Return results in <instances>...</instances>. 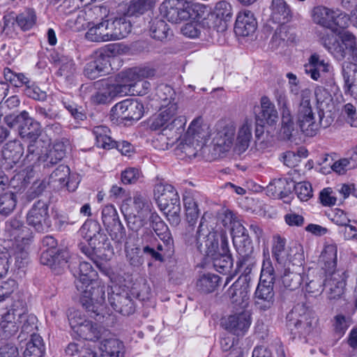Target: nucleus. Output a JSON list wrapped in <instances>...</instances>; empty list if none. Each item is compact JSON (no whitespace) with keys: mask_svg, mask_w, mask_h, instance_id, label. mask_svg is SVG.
Listing matches in <instances>:
<instances>
[{"mask_svg":"<svg viewBox=\"0 0 357 357\" xmlns=\"http://www.w3.org/2000/svg\"><path fill=\"white\" fill-rule=\"evenodd\" d=\"M319 121L317 122L311 105V92L304 89L301 93V102L297 112V121L301 131L307 136L315 135L319 128L330 126L334 121L331 114L333 109L331 94L324 86H317L314 90Z\"/></svg>","mask_w":357,"mask_h":357,"instance_id":"obj_1","label":"nucleus"},{"mask_svg":"<svg viewBox=\"0 0 357 357\" xmlns=\"http://www.w3.org/2000/svg\"><path fill=\"white\" fill-rule=\"evenodd\" d=\"M97 276V272L90 263L82 261L75 285L77 290L82 293V305L91 313V317L101 321L105 316V285L96 281Z\"/></svg>","mask_w":357,"mask_h":357,"instance_id":"obj_2","label":"nucleus"},{"mask_svg":"<svg viewBox=\"0 0 357 357\" xmlns=\"http://www.w3.org/2000/svg\"><path fill=\"white\" fill-rule=\"evenodd\" d=\"M121 211L128 228L137 232L146 224L148 216L152 213L151 203L146 197L136 194L123 203Z\"/></svg>","mask_w":357,"mask_h":357,"instance_id":"obj_3","label":"nucleus"},{"mask_svg":"<svg viewBox=\"0 0 357 357\" xmlns=\"http://www.w3.org/2000/svg\"><path fill=\"white\" fill-rule=\"evenodd\" d=\"M320 40L336 59L342 60L348 52L353 60L357 62V38L351 32L344 31L340 32L338 36L324 33L320 36Z\"/></svg>","mask_w":357,"mask_h":357,"instance_id":"obj_4","label":"nucleus"},{"mask_svg":"<svg viewBox=\"0 0 357 357\" xmlns=\"http://www.w3.org/2000/svg\"><path fill=\"white\" fill-rule=\"evenodd\" d=\"M198 7L186 0H165L160 5V10L169 22L177 24L188 20H197L199 15Z\"/></svg>","mask_w":357,"mask_h":357,"instance_id":"obj_5","label":"nucleus"},{"mask_svg":"<svg viewBox=\"0 0 357 357\" xmlns=\"http://www.w3.org/2000/svg\"><path fill=\"white\" fill-rule=\"evenodd\" d=\"M50 143L45 141H36V144H29L26 160L35 163L38 160L49 161L56 164L66 155V144L63 142H56L52 149L48 151Z\"/></svg>","mask_w":357,"mask_h":357,"instance_id":"obj_6","label":"nucleus"},{"mask_svg":"<svg viewBox=\"0 0 357 357\" xmlns=\"http://www.w3.org/2000/svg\"><path fill=\"white\" fill-rule=\"evenodd\" d=\"M178 107L174 103L167 107H160L158 113L152 119L151 130L167 131L169 135L183 132L185 121L183 116H178Z\"/></svg>","mask_w":357,"mask_h":357,"instance_id":"obj_7","label":"nucleus"},{"mask_svg":"<svg viewBox=\"0 0 357 357\" xmlns=\"http://www.w3.org/2000/svg\"><path fill=\"white\" fill-rule=\"evenodd\" d=\"M275 281L274 270L271 266L261 270L260 281L255 293V305L259 310L266 311L270 309L274 303L275 293L273 283Z\"/></svg>","mask_w":357,"mask_h":357,"instance_id":"obj_8","label":"nucleus"},{"mask_svg":"<svg viewBox=\"0 0 357 357\" xmlns=\"http://www.w3.org/2000/svg\"><path fill=\"white\" fill-rule=\"evenodd\" d=\"M42 245L45 250L40 256L41 264L50 266L55 274H61L67 265L68 253L66 250H56L57 241L50 235L43 237Z\"/></svg>","mask_w":357,"mask_h":357,"instance_id":"obj_9","label":"nucleus"},{"mask_svg":"<svg viewBox=\"0 0 357 357\" xmlns=\"http://www.w3.org/2000/svg\"><path fill=\"white\" fill-rule=\"evenodd\" d=\"M71 328L81 338L96 342L100 339L102 328L96 323L87 319L79 310H73L68 314Z\"/></svg>","mask_w":357,"mask_h":357,"instance_id":"obj_10","label":"nucleus"},{"mask_svg":"<svg viewBox=\"0 0 357 357\" xmlns=\"http://www.w3.org/2000/svg\"><path fill=\"white\" fill-rule=\"evenodd\" d=\"M317 321L303 304L295 306L287 316V326L301 335H309L316 326Z\"/></svg>","mask_w":357,"mask_h":357,"instance_id":"obj_11","label":"nucleus"},{"mask_svg":"<svg viewBox=\"0 0 357 357\" xmlns=\"http://www.w3.org/2000/svg\"><path fill=\"white\" fill-rule=\"evenodd\" d=\"M236 132V126L232 121H218L216 123L215 130L211 134V144L215 155H220L230 150L234 144Z\"/></svg>","mask_w":357,"mask_h":357,"instance_id":"obj_12","label":"nucleus"},{"mask_svg":"<svg viewBox=\"0 0 357 357\" xmlns=\"http://www.w3.org/2000/svg\"><path fill=\"white\" fill-rule=\"evenodd\" d=\"M224 215L223 224L231 225L233 243L237 252L253 249L246 229L240 221L236 220L233 212L226 211Z\"/></svg>","mask_w":357,"mask_h":357,"instance_id":"obj_13","label":"nucleus"},{"mask_svg":"<svg viewBox=\"0 0 357 357\" xmlns=\"http://www.w3.org/2000/svg\"><path fill=\"white\" fill-rule=\"evenodd\" d=\"M202 218L196 236V244L199 252L208 257L215 255L218 250V234L210 231Z\"/></svg>","mask_w":357,"mask_h":357,"instance_id":"obj_14","label":"nucleus"},{"mask_svg":"<svg viewBox=\"0 0 357 357\" xmlns=\"http://www.w3.org/2000/svg\"><path fill=\"white\" fill-rule=\"evenodd\" d=\"M144 106L136 99H126L116 104L111 110L112 120H139L143 115Z\"/></svg>","mask_w":357,"mask_h":357,"instance_id":"obj_15","label":"nucleus"},{"mask_svg":"<svg viewBox=\"0 0 357 357\" xmlns=\"http://www.w3.org/2000/svg\"><path fill=\"white\" fill-rule=\"evenodd\" d=\"M89 246L81 245L82 252L89 257L98 267H100L96 257L107 258L108 253H112L111 243L106 234L102 233L89 243Z\"/></svg>","mask_w":357,"mask_h":357,"instance_id":"obj_16","label":"nucleus"},{"mask_svg":"<svg viewBox=\"0 0 357 357\" xmlns=\"http://www.w3.org/2000/svg\"><path fill=\"white\" fill-rule=\"evenodd\" d=\"M277 102L281 112L282 127L281 135L284 139L292 140L298 133L296 126L294 122L293 116L289 107L287 96L280 93L277 96Z\"/></svg>","mask_w":357,"mask_h":357,"instance_id":"obj_17","label":"nucleus"},{"mask_svg":"<svg viewBox=\"0 0 357 357\" xmlns=\"http://www.w3.org/2000/svg\"><path fill=\"white\" fill-rule=\"evenodd\" d=\"M326 286L327 298L330 301H335L342 298L344 293L346 279L347 275L343 270H337L331 273H326Z\"/></svg>","mask_w":357,"mask_h":357,"instance_id":"obj_18","label":"nucleus"},{"mask_svg":"<svg viewBox=\"0 0 357 357\" xmlns=\"http://www.w3.org/2000/svg\"><path fill=\"white\" fill-rule=\"evenodd\" d=\"M250 324V314L245 310L230 314L222 323L226 330L236 335H244Z\"/></svg>","mask_w":357,"mask_h":357,"instance_id":"obj_19","label":"nucleus"},{"mask_svg":"<svg viewBox=\"0 0 357 357\" xmlns=\"http://www.w3.org/2000/svg\"><path fill=\"white\" fill-rule=\"evenodd\" d=\"M153 195L160 209H167L180 202L177 191L170 184L159 183L155 185Z\"/></svg>","mask_w":357,"mask_h":357,"instance_id":"obj_20","label":"nucleus"},{"mask_svg":"<svg viewBox=\"0 0 357 357\" xmlns=\"http://www.w3.org/2000/svg\"><path fill=\"white\" fill-rule=\"evenodd\" d=\"M252 120L245 118L236 126V137L234 139V150L238 154L244 153L249 147L251 139Z\"/></svg>","mask_w":357,"mask_h":357,"instance_id":"obj_21","label":"nucleus"},{"mask_svg":"<svg viewBox=\"0 0 357 357\" xmlns=\"http://www.w3.org/2000/svg\"><path fill=\"white\" fill-rule=\"evenodd\" d=\"M249 279L239 277L227 291L230 301L238 305L245 306L249 299Z\"/></svg>","mask_w":357,"mask_h":357,"instance_id":"obj_22","label":"nucleus"},{"mask_svg":"<svg viewBox=\"0 0 357 357\" xmlns=\"http://www.w3.org/2000/svg\"><path fill=\"white\" fill-rule=\"evenodd\" d=\"M105 22L109 41L121 40L131 31V23L126 17L107 19Z\"/></svg>","mask_w":357,"mask_h":357,"instance_id":"obj_23","label":"nucleus"},{"mask_svg":"<svg viewBox=\"0 0 357 357\" xmlns=\"http://www.w3.org/2000/svg\"><path fill=\"white\" fill-rule=\"evenodd\" d=\"M211 17L215 20L213 27L217 31H225L227 29V22L232 17L231 4L226 1H218L215 6Z\"/></svg>","mask_w":357,"mask_h":357,"instance_id":"obj_24","label":"nucleus"},{"mask_svg":"<svg viewBox=\"0 0 357 357\" xmlns=\"http://www.w3.org/2000/svg\"><path fill=\"white\" fill-rule=\"evenodd\" d=\"M333 66L324 59H321L319 54L314 53L308 59V63L304 65L306 74L315 81H317L326 73H331Z\"/></svg>","mask_w":357,"mask_h":357,"instance_id":"obj_25","label":"nucleus"},{"mask_svg":"<svg viewBox=\"0 0 357 357\" xmlns=\"http://www.w3.org/2000/svg\"><path fill=\"white\" fill-rule=\"evenodd\" d=\"M257 29V22L253 13L248 10L241 11L237 16L234 31L236 35L248 36Z\"/></svg>","mask_w":357,"mask_h":357,"instance_id":"obj_26","label":"nucleus"},{"mask_svg":"<svg viewBox=\"0 0 357 357\" xmlns=\"http://www.w3.org/2000/svg\"><path fill=\"white\" fill-rule=\"evenodd\" d=\"M211 134L209 126L204 123L202 118L198 117L191 122L185 136L200 142L204 146Z\"/></svg>","mask_w":357,"mask_h":357,"instance_id":"obj_27","label":"nucleus"},{"mask_svg":"<svg viewBox=\"0 0 357 357\" xmlns=\"http://www.w3.org/2000/svg\"><path fill=\"white\" fill-rule=\"evenodd\" d=\"M109 301L111 306L124 316H128L135 312L133 301L127 292L113 293L109 297Z\"/></svg>","mask_w":357,"mask_h":357,"instance_id":"obj_28","label":"nucleus"},{"mask_svg":"<svg viewBox=\"0 0 357 357\" xmlns=\"http://www.w3.org/2000/svg\"><path fill=\"white\" fill-rule=\"evenodd\" d=\"M108 57L102 52L96 53L94 59L85 66L84 74L91 79H96L101 73H107Z\"/></svg>","mask_w":357,"mask_h":357,"instance_id":"obj_29","label":"nucleus"},{"mask_svg":"<svg viewBox=\"0 0 357 357\" xmlns=\"http://www.w3.org/2000/svg\"><path fill=\"white\" fill-rule=\"evenodd\" d=\"M47 204L43 202L38 201L27 214L26 220L28 224L36 227V229H39L43 223L47 225Z\"/></svg>","mask_w":357,"mask_h":357,"instance_id":"obj_30","label":"nucleus"},{"mask_svg":"<svg viewBox=\"0 0 357 357\" xmlns=\"http://www.w3.org/2000/svg\"><path fill=\"white\" fill-rule=\"evenodd\" d=\"M270 20L273 22L284 24L289 21L291 15L289 6L284 0H272Z\"/></svg>","mask_w":357,"mask_h":357,"instance_id":"obj_31","label":"nucleus"},{"mask_svg":"<svg viewBox=\"0 0 357 357\" xmlns=\"http://www.w3.org/2000/svg\"><path fill=\"white\" fill-rule=\"evenodd\" d=\"M342 74L346 91L353 97L357 98V66L351 63L343 64Z\"/></svg>","mask_w":357,"mask_h":357,"instance_id":"obj_32","label":"nucleus"},{"mask_svg":"<svg viewBox=\"0 0 357 357\" xmlns=\"http://www.w3.org/2000/svg\"><path fill=\"white\" fill-rule=\"evenodd\" d=\"M222 254L215 253V255L211 256L213 266L219 273H227L232 266L233 262L231 256L227 254V241L226 237L221 236Z\"/></svg>","mask_w":357,"mask_h":357,"instance_id":"obj_33","label":"nucleus"},{"mask_svg":"<svg viewBox=\"0 0 357 357\" xmlns=\"http://www.w3.org/2000/svg\"><path fill=\"white\" fill-rule=\"evenodd\" d=\"M203 145L186 137L179 143L176 149V154L181 159L195 158Z\"/></svg>","mask_w":357,"mask_h":357,"instance_id":"obj_34","label":"nucleus"},{"mask_svg":"<svg viewBox=\"0 0 357 357\" xmlns=\"http://www.w3.org/2000/svg\"><path fill=\"white\" fill-rule=\"evenodd\" d=\"M286 241L280 236L274 237L272 254L278 264L286 266L291 260V249L286 246Z\"/></svg>","mask_w":357,"mask_h":357,"instance_id":"obj_35","label":"nucleus"},{"mask_svg":"<svg viewBox=\"0 0 357 357\" xmlns=\"http://www.w3.org/2000/svg\"><path fill=\"white\" fill-rule=\"evenodd\" d=\"M337 248L335 244L326 245L319 257V261L324 265L322 268L326 273L337 271Z\"/></svg>","mask_w":357,"mask_h":357,"instance_id":"obj_36","label":"nucleus"},{"mask_svg":"<svg viewBox=\"0 0 357 357\" xmlns=\"http://www.w3.org/2000/svg\"><path fill=\"white\" fill-rule=\"evenodd\" d=\"M107 26L105 24V20L91 22L85 33V38L91 42H108L109 40L107 32Z\"/></svg>","mask_w":357,"mask_h":357,"instance_id":"obj_37","label":"nucleus"},{"mask_svg":"<svg viewBox=\"0 0 357 357\" xmlns=\"http://www.w3.org/2000/svg\"><path fill=\"white\" fill-rule=\"evenodd\" d=\"M40 132L39 123L28 116L27 113L24 111V137H26L29 140V144H36V141H43L38 139Z\"/></svg>","mask_w":357,"mask_h":357,"instance_id":"obj_38","label":"nucleus"},{"mask_svg":"<svg viewBox=\"0 0 357 357\" xmlns=\"http://www.w3.org/2000/svg\"><path fill=\"white\" fill-rule=\"evenodd\" d=\"M335 11L322 6H317L312 10L313 21L323 27L331 29Z\"/></svg>","mask_w":357,"mask_h":357,"instance_id":"obj_39","label":"nucleus"},{"mask_svg":"<svg viewBox=\"0 0 357 357\" xmlns=\"http://www.w3.org/2000/svg\"><path fill=\"white\" fill-rule=\"evenodd\" d=\"M100 357H123V344L116 339L104 340L100 345Z\"/></svg>","mask_w":357,"mask_h":357,"instance_id":"obj_40","label":"nucleus"},{"mask_svg":"<svg viewBox=\"0 0 357 357\" xmlns=\"http://www.w3.org/2000/svg\"><path fill=\"white\" fill-rule=\"evenodd\" d=\"M109 129L103 126H96L93 129L96 137V144L98 147L105 149H111L115 147L116 142L114 141L108 135Z\"/></svg>","mask_w":357,"mask_h":357,"instance_id":"obj_41","label":"nucleus"},{"mask_svg":"<svg viewBox=\"0 0 357 357\" xmlns=\"http://www.w3.org/2000/svg\"><path fill=\"white\" fill-rule=\"evenodd\" d=\"M156 96L160 102V107H167L172 104H177V96L169 85L162 84L156 89Z\"/></svg>","mask_w":357,"mask_h":357,"instance_id":"obj_42","label":"nucleus"},{"mask_svg":"<svg viewBox=\"0 0 357 357\" xmlns=\"http://www.w3.org/2000/svg\"><path fill=\"white\" fill-rule=\"evenodd\" d=\"M220 280V277L217 275L211 273L204 274L197 281V289L199 291L204 294L213 292L218 286Z\"/></svg>","mask_w":357,"mask_h":357,"instance_id":"obj_43","label":"nucleus"},{"mask_svg":"<svg viewBox=\"0 0 357 357\" xmlns=\"http://www.w3.org/2000/svg\"><path fill=\"white\" fill-rule=\"evenodd\" d=\"M281 282L285 289L294 291L301 287L303 277L301 273L291 271L288 267L284 270L283 275L281 276Z\"/></svg>","mask_w":357,"mask_h":357,"instance_id":"obj_44","label":"nucleus"},{"mask_svg":"<svg viewBox=\"0 0 357 357\" xmlns=\"http://www.w3.org/2000/svg\"><path fill=\"white\" fill-rule=\"evenodd\" d=\"M261 115L268 124H275L278 119V111L274 104L268 98L264 96L261 98Z\"/></svg>","mask_w":357,"mask_h":357,"instance_id":"obj_45","label":"nucleus"},{"mask_svg":"<svg viewBox=\"0 0 357 357\" xmlns=\"http://www.w3.org/2000/svg\"><path fill=\"white\" fill-rule=\"evenodd\" d=\"M238 253L240 258L237 265L239 270L245 275L242 277H247L250 280L248 275L251 273L256 262L255 257L253 255V249L238 252Z\"/></svg>","mask_w":357,"mask_h":357,"instance_id":"obj_46","label":"nucleus"},{"mask_svg":"<svg viewBox=\"0 0 357 357\" xmlns=\"http://www.w3.org/2000/svg\"><path fill=\"white\" fill-rule=\"evenodd\" d=\"M183 201L187 221L190 225H194L199 215L197 203L190 194L185 195Z\"/></svg>","mask_w":357,"mask_h":357,"instance_id":"obj_47","label":"nucleus"},{"mask_svg":"<svg viewBox=\"0 0 357 357\" xmlns=\"http://www.w3.org/2000/svg\"><path fill=\"white\" fill-rule=\"evenodd\" d=\"M45 347L42 337L39 335H33L31 341L26 344L24 357H42Z\"/></svg>","mask_w":357,"mask_h":357,"instance_id":"obj_48","label":"nucleus"},{"mask_svg":"<svg viewBox=\"0 0 357 357\" xmlns=\"http://www.w3.org/2000/svg\"><path fill=\"white\" fill-rule=\"evenodd\" d=\"M182 132H175L172 135H169L167 131L160 130L153 141L155 148L159 150L169 149L179 138Z\"/></svg>","mask_w":357,"mask_h":357,"instance_id":"obj_49","label":"nucleus"},{"mask_svg":"<svg viewBox=\"0 0 357 357\" xmlns=\"http://www.w3.org/2000/svg\"><path fill=\"white\" fill-rule=\"evenodd\" d=\"M149 31L152 38L162 41L168 37L169 28L165 21L155 19L151 22Z\"/></svg>","mask_w":357,"mask_h":357,"instance_id":"obj_50","label":"nucleus"},{"mask_svg":"<svg viewBox=\"0 0 357 357\" xmlns=\"http://www.w3.org/2000/svg\"><path fill=\"white\" fill-rule=\"evenodd\" d=\"M116 77L117 81L128 86L130 91L132 90L133 91H136V93H140V91H137L139 82L133 68L121 72Z\"/></svg>","mask_w":357,"mask_h":357,"instance_id":"obj_51","label":"nucleus"},{"mask_svg":"<svg viewBox=\"0 0 357 357\" xmlns=\"http://www.w3.org/2000/svg\"><path fill=\"white\" fill-rule=\"evenodd\" d=\"M17 200L13 192H6L0 195V214L10 215L15 208Z\"/></svg>","mask_w":357,"mask_h":357,"instance_id":"obj_52","label":"nucleus"},{"mask_svg":"<svg viewBox=\"0 0 357 357\" xmlns=\"http://www.w3.org/2000/svg\"><path fill=\"white\" fill-rule=\"evenodd\" d=\"M84 10L89 20V24H91V22L105 20V18L107 17L109 14L108 8L104 5L89 6L84 8Z\"/></svg>","mask_w":357,"mask_h":357,"instance_id":"obj_53","label":"nucleus"},{"mask_svg":"<svg viewBox=\"0 0 357 357\" xmlns=\"http://www.w3.org/2000/svg\"><path fill=\"white\" fill-rule=\"evenodd\" d=\"M81 233L84 238L89 243L94 238L98 237L103 232L102 231L100 225L96 221H87L81 228Z\"/></svg>","mask_w":357,"mask_h":357,"instance_id":"obj_54","label":"nucleus"},{"mask_svg":"<svg viewBox=\"0 0 357 357\" xmlns=\"http://www.w3.org/2000/svg\"><path fill=\"white\" fill-rule=\"evenodd\" d=\"M149 220L151 227L155 231L159 238L172 237L167 226L156 213H151Z\"/></svg>","mask_w":357,"mask_h":357,"instance_id":"obj_55","label":"nucleus"},{"mask_svg":"<svg viewBox=\"0 0 357 357\" xmlns=\"http://www.w3.org/2000/svg\"><path fill=\"white\" fill-rule=\"evenodd\" d=\"M351 324V319L342 314L335 315L333 319V328L335 334L339 337H342Z\"/></svg>","mask_w":357,"mask_h":357,"instance_id":"obj_56","label":"nucleus"},{"mask_svg":"<svg viewBox=\"0 0 357 357\" xmlns=\"http://www.w3.org/2000/svg\"><path fill=\"white\" fill-rule=\"evenodd\" d=\"M153 5L154 2L152 0H137L130 3L127 15L130 16L142 15L151 9Z\"/></svg>","mask_w":357,"mask_h":357,"instance_id":"obj_57","label":"nucleus"},{"mask_svg":"<svg viewBox=\"0 0 357 357\" xmlns=\"http://www.w3.org/2000/svg\"><path fill=\"white\" fill-rule=\"evenodd\" d=\"M107 93L110 98L116 96H124L128 95L135 96L136 91H130L128 86L124 85L115 79V83L107 84Z\"/></svg>","mask_w":357,"mask_h":357,"instance_id":"obj_58","label":"nucleus"},{"mask_svg":"<svg viewBox=\"0 0 357 357\" xmlns=\"http://www.w3.org/2000/svg\"><path fill=\"white\" fill-rule=\"evenodd\" d=\"M67 356H74L78 355L79 357H95L96 354L89 347L79 345L75 342H71L68 344L65 349Z\"/></svg>","mask_w":357,"mask_h":357,"instance_id":"obj_59","label":"nucleus"},{"mask_svg":"<svg viewBox=\"0 0 357 357\" xmlns=\"http://www.w3.org/2000/svg\"><path fill=\"white\" fill-rule=\"evenodd\" d=\"M70 169L68 166L59 165L50 176V183L63 185L69 179Z\"/></svg>","mask_w":357,"mask_h":357,"instance_id":"obj_60","label":"nucleus"},{"mask_svg":"<svg viewBox=\"0 0 357 357\" xmlns=\"http://www.w3.org/2000/svg\"><path fill=\"white\" fill-rule=\"evenodd\" d=\"M113 241L121 243L126 238V231L121 222L119 220L112 226L106 228Z\"/></svg>","mask_w":357,"mask_h":357,"instance_id":"obj_61","label":"nucleus"},{"mask_svg":"<svg viewBox=\"0 0 357 357\" xmlns=\"http://www.w3.org/2000/svg\"><path fill=\"white\" fill-rule=\"evenodd\" d=\"M102 220L107 228L119 221L118 213L113 205H107L102 210Z\"/></svg>","mask_w":357,"mask_h":357,"instance_id":"obj_62","label":"nucleus"},{"mask_svg":"<svg viewBox=\"0 0 357 357\" xmlns=\"http://www.w3.org/2000/svg\"><path fill=\"white\" fill-rule=\"evenodd\" d=\"M68 22L70 26L78 31L86 28L88 29L89 26V20L84 9L77 11L76 17L71 18Z\"/></svg>","mask_w":357,"mask_h":357,"instance_id":"obj_63","label":"nucleus"},{"mask_svg":"<svg viewBox=\"0 0 357 357\" xmlns=\"http://www.w3.org/2000/svg\"><path fill=\"white\" fill-rule=\"evenodd\" d=\"M295 192L298 199L302 202L307 201L312 197V188L308 182H300L294 186Z\"/></svg>","mask_w":357,"mask_h":357,"instance_id":"obj_64","label":"nucleus"}]
</instances>
